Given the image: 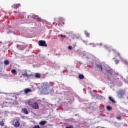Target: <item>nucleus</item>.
Returning <instances> with one entry per match:
<instances>
[{
	"label": "nucleus",
	"instance_id": "obj_1",
	"mask_svg": "<svg viewBox=\"0 0 128 128\" xmlns=\"http://www.w3.org/2000/svg\"><path fill=\"white\" fill-rule=\"evenodd\" d=\"M50 86L48 83H43L41 84V92L44 94H48L52 92L50 89Z\"/></svg>",
	"mask_w": 128,
	"mask_h": 128
},
{
	"label": "nucleus",
	"instance_id": "obj_2",
	"mask_svg": "<svg viewBox=\"0 0 128 128\" xmlns=\"http://www.w3.org/2000/svg\"><path fill=\"white\" fill-rule=\"evenodd\" d=\"M12 124L15 128H20V118H16L13 122Z\"/></svg>",
	"mask_w": 128,
	"mask_h": 128
},
{
	"label": "nucleus",
	"instance_id": "obj_3",
	"mask_svg": "<svg viewBox=\"0 0 128 128\" xmlns=\"http://www.w3.org/2000/svg\"><path fill=\"white\" fill-rule=\"evenodd\" d=\"M22 76L24 78H30V76H32V74H30V72L24 70L22 72Z\"/></svg>",
	"mask_w": 128,
	"mask_h": 128
},
{
	"label": "nucleus",
	"instance_id": "obj_4",
	"mask_svg": "<svg viewBox=\"0 0 128 128\" xmlns=\"http://www.w3.org/2000/svg\"><path fill=\"white\" fill-rule=\"evenodd\" d=\"M39 46H44L45 48H46V46H48V44H46V42L44 40H40L39 42Z\"/></svg>",
	"mask_w": 128,
	"mask_h": 128
},
{
	"label": "nucleus",
	"instance_id": "obj_5",
	"mask_svg": "<svg viewBox=\"0 0 128 128\" xmlns=\"http://www.w3.org/2000/svg\"><path fill=\"white\" fill-rule=\"evenodd\" d=\"M34 99L29 100L26 101V104H29L30 106H32V104H34Z\"/></svg>",
	"mask_w": 128,
	"mask_h": 128
},
{
	"label": "nucleus",
	"instance_id": "obj_6",
	"mask_svg": "<svg viewBox=\"0 0 128 128\" xmlns=\"http://www.w3.org/2000/svg\"><path fill=\"white\" fill-rule=\"evenodd\" d=\"M32 108H34V110H38L39 108L38 104L37 102H34L32 104Z\"/></svg>",
	"mask_w": 128,
	"mask_h": 128
},
{
	"label": "nucleus",
	"instance_id": "obj_7",
	"mask_svg": "<svg viewBox=\"0 0 128 128\" xmlns=\"http://www.w3.org/2000/svg\"><path fill=\"white\" fill-rule=\"evenodd\" d=\"M117 56H120V58H121V60H122V61L123 62H124V64H127V66H128V61L123 59L122 57H120V54L117 53Z\"/></svg>",
	"mask_w": 128,
	"mask_h": 128
},
{
	"label": "nucleus",
	"instance_id": "obj_8",
	"mask_svg": "<svg viewBox=\"0 0 128 128\" xmlns=\"http://www.w3.org/2000/svg\"><path fill=\"white\" fill-rule=\"evenodd\" d=\"M118 96H124L126 94V90H120L118 92Z\"/></svg>",
	"mask_w": 128,
	"mask_h": 128
},
{
	"label": "nucleus",
	"instance_id": "obj_9",
	"mask_svg": "<svg viewBox=\"0 0 128 128\" xmlns=\"http://www.w3.org/2000/svg\"><path fill=\"white\" fill-rule=\"evenodd\" d=\"M18 48L19 50H26V46L19 45L18 46Z\"/></svg>",
	"mask_w": 128,
	"mask_h": 128
},
{
	"label": "nucleus",
	"instance_id": "obj_10",
	"mask_svg": "<svg viewBox=\"0 0 128 128\" xmlns=\"http://www.w3.org/2000/svg\"><path fill=\"white\" fill-rule=\"evenodd\" d=\"M24 92L26 94H30V92H32V90L30 88H26L24 90Z\"/></svg>",
	"mask_w": 128,
	"mask_h": 128
},
{
	"label": "nucleus",
	"instance_id": "obj_11",
	"mask_svg": "<svg viewBox=\"0 0 128 128\" xmlns=\"http://www.w3.org/2000/svg\"><path fill=\"white\" fill-rule=\"evenodd\" d=\"M20 6H21L20 4H15L12 6V8L15 10H18V8H20Z\"/></svg>",
	"mask_w": 128,
	"mask_h": 128
},
{
	"label": "nucleus",
	"instance_id": "obj_12",
	"mask_svg": "<svg viewBox=\"0 0 128 128\" xmlns=\"http://www.w3.org/2000/svg\"><path fill=\"white\" fill-rule=\"evenodd\" d=\"M22 112V114H28V111L26 108H23Z\"/></svg>",
	"mask_w": 128,
	"mask_h": 128
},
{
	"label": "nucleus",
	"instance_id": "obj_13",
	"mask_svg": "<svg viewBox=\"0 0 128 128\" xmlns=\"http://www.w3.org/2000/svg\"><path fill=\"white\" fill-rule=\"evenodd\" d=\"M11 72L14 76H18V72L16 70H12Z\"/></svg>",
	"mask_w": 128,
	"mask_h": 128
},
{
	"label": "nucleus",
	"instance_id": "obj_14",
	"mask_svg": "<svg viewBox=\"0 0 128 128\" xmlns=\"http://www.w3.org/2000/svg\"><path fill=\"white\" fill-rule=\"evenodd\" d=\"M97 68L99 69V70H101V72H102L104 70L102 65H97Z\"/></svg>",
	"mask_w": 128,
	"mask_h": 128
},
{
	"label": "nucleus",
	"instance_id": "obj_15",
	"mask_svg": "<svg viewBox=\"0 0 128 128\" xmlns=\"http://www.w3.org/2000/svg\"><path fill=\"white\" fill-rule=\"evenodd\" d=\"M80 56H84L86 54V53L84 52H82L80 53Z\"/></svg>",
	"mask_w": 128,
	"mask_h": 128
},
{
	"label": "nucleus",
	"instance_id": "obj_16",
	"mask_svg": "<svg viewBox=\"0 0 128 128\" xmlns=\"http://www.w3.org/2000/svg\"><path fill=\"white\" fill-rule=\"evenodd\" d=\"M40 126H44V124H46V122L42 121L40 122Z\"/></svg>",
	"mask_w": 128,
	"mask_h": 128
},
{
	"label": "nucleus",
	"instance_id": "obj_17",
	"mask_svg": "<svg viewBox=\"0 0 128 128\" xmlns=\"http://www.w3.org/2000/svg\"><path fill=\"white\" fill-rule=\"evenodd\" d=\"M35 78H40V74H36Z\"/></svg>",
	"mask_w": 128,
	"mask_h": 128
},
{
	"label": "nucleus",
	"instance_id": "obj_18",
	"mask_svg": "<svg viewBox=\"0 0 128 128\" xmlns=\"http://www.w3.org/2000/svg\"><path fill=\"white\" fill-rule=\"evenodd\" d=\"M84 34H86V37H88V38H90V34L88 32H84Z\"/></svg>",
	"mask_w": 128,
	"mask_h": 128
},
{
	"label": "nucleus",
	"instance_id": "obj_19",
	"mask_svg": "<svg viewBox=\"0 0 128 128\" xmlns=\"http://www.w3.org/2000/svg\"><path fill=\"white\" fill-rule=\"evenodd\" d=\"M4 64H5V66H8V64H10V61H8V60L5 61Z\"/></svg>",
	"mask_w": 128,
	"mask_h": 128
},
{
	"label": "nucleus",
	"instance_id": "obj_20",
	"mask_svg": "<svg viewBox=\"0 0 128 128\" xmlns=\"http://www.w3.org/2000/svg\"><path fill=\"white\" fill-rule=\"evenodd\" d=\"M79 78L80 80H84V75H80L79 76Z\"/></svg>",
	"mask_w": 128,
	"mask_h": 128
},
{
	"label": "nucleus",
	"instance_id": "obj_21",
	"mask_svg": "<svg viewBox=\"0 0 128 128\" xmlns=\"http://www.w3.org/2000/svg\"><path fill=\"white\" fill-rule=\"evenodd\" d=\"M109 100H110V102H112L114 103V98H112V97L109 98Z\"/></svg>",
	"mask_w": 128,
	"mask_h": 128
},
{
	"label": "nucleus",
	"instance_id": "obj_22",
	"mask_svg": "<svg viewBox=\"0 0 128 128\" xmlns=\"http://www.w3.org/2000/svg\"><path fill=\"white\" fill-rule=\"evenodd\" d=\"M0 126H4V122H0Z\"/></svg>",
	"mask_w": 128,
	"mask_h": 128
},
{
	"label": "nucleus",
	"instance_id": "obj_23",
	"mask_svg": "<svg viewBox=\"0 0 128 128\" xmlns=\"http://www.w3.org/2000/svg\"><path fill=\"white\" fill-rule=\"evenodd\" d=\"M107 110H112V107H110V106H108Z\"/></svg>",
	"mask_w": 128,
	"mask_h": 128
},
{
	"label": "nucleus",
	"instance_id": "obj_24",
	"mask_svg": "<svg viewBox=\"0 0 128 128\" xmlns=\"http://www.w3.org/2000/svg\"><path fill=\"white\" fill-rule=\"evenodd\" d=\"M58 36H62V38H66V36H64L62 34L58 35Z\"/></svg>",
	"mask_w": 128,
	"mask_h": 128
},
{
	"label": "nucleus",
	"instance_id": "obj_25",
	"mask_svg": "<svg viewBox=\"0 0 128 128\" xmlns=\"http://www.w3.org/2000/svg\"><path fill=\"white\" fill-rule=\"evenodd\" d=\"M68 48L69 50H72V47L71 46H69Z\"/></svg>",
	"mask_w": 128,
	"mask_h": 128
},
{
	"label": "nucleus",
	"instance_id": "obj_26",
	"mask_svg": "<svg viewBox=\"0 0 128 128\" xmlns=\"http://www.w3.org/2000/svg\"><path fill=\"white\" fill-rule=\"evenodd\" d=\"M62 20H64V19L60 18V21L59 22V24H60V22H62Z\"/></svg>",
	"mask_w": 128,
	"mask_h": 128
},
{
	"label": "nucleus",
	"instance_id": "obj_27",
	"mask_svg": "<svg viewBox=\"0 0 128 128\" xmlns=\"http://www.w3.org/2000/svg\"><path fill=\"white\" fill-rule=\"evenodd\" d=\"M104 48H108V46H104Z\"/></svg>",
	"mask_w": 128,
	"mask_h": 128
},
{
	"label": "nucleus",
	"instance_id": "obj_28",
	"mask_svg": "<svg viewBox=\"0 0 128 128\" xmlns=\"http://www.w3.org/2000/svg\"><path fill=\"white\" fill-rule=\"evenodd\" d=\"M117 120H122V118L118 116V117H117Z\"/></svg>",
	"mask_w": 128,
	"mask_h": 128
},
{
	"label": "nucleus",
	"instance_id": "obj_29",
	"mask_svg": "<svg viewBox=\"0 0 128 128\" xmlns=\"http://www.w3.org/2000/svg\"><path fill=\"white\" fill-rule=\"evenodd\" d=\"M116 64H118V60H116Z\"/></svg>",
	"mask_w": 128,
	"mask_h": 128
},
{
	"label": "nucleus",
	"instance_id": "obj_30",
	"mask_svg": "<svg viewBox=\"0 0 128 128\" xmlns=\"http://www.w3.org/2000/svg\"><path fill=\"white\" fill-rule=\"evenodd\" d=\"M99 46H102V44H99Z\"/></svg>",
	"mask_w": 128,
	"mask_h": 128
},
{
	"label": "nucleus",
	"instance_id": "obj_31",
	"mask_svg": "<svg viewBox=\"0 0 128 128\" xmlns=\"http://www.w3.org/2000/svg\"><path fill=\"white\" fill-rule=\"evenodd\" d=\"M90 44V45H92V44Z\"/></svg>",
	"mask_w": 128,
	"mask_h": 128
},
{
	"label": "nucleus",
	"instance_id": "obj_32",
	"mask_svg": "<svg viewBox=\"0 0 128 128\" xmlns=\"http://www.w3.org/2000/svg\"><path fill=\"white\" fill-rule=\"evenodd\" d=\"M8 34H10V32H8Z\"/></svg>",
	"mask_w": 128,
	"mask_h": 128
}]
</instances>
